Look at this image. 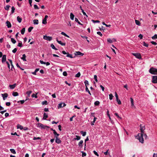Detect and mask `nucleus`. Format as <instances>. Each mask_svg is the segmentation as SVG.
Instances as JSON below:
<instances>
[{
  "label": "nucleus",
  "mask_w": 157,
  "mask_h": 157,
  "mask_svg": "<svg viewBox=\"0 0 157 157\" xmlns=\"http://www.w3.org/2000/svg\"><path fill=\"white\" fill-rule=\"evenodd\" d=\"M140 130L141 133H139L137 136H136V138L138 139L139 141L142 143H143L144 142L143 135L144 134V131L145 129L144 125L140 124Z\"/></svg>",
  "instance_id": "nucleus-1"
},
{
  "label": "nucleus",
  "mask_w": 157,
  "mask_h": 157,
  "mask_svg": "<svg viewBox=\"0 0 157 157\" xmlns=\"http://www.w3.org/2000/svg\"><path fill=\"white\" fill-rule=\"evenodd\" d=\"M149 72L153 75H157V69L151 67L149 70Z\"/></svg>",
  "instance_id": "nucleus-2"
},
{
  "label": "nucleus",
  "mask_w": 157,
  "mask_h": 157,
  "mask_svg": "<svg viewBox=\"0 0 157 157\" xmlns=\"http://www.w3.org/2000/svg\"><path fill=\"white\" fill-rule=\"evenodd\" d=\"M37 126L41 129H45L46 128H49V127L47 125H44L41 123H38L37 124Z\"/></svg>",
  "instance_id": "nucleus-3"
},
{
  "label": "nucleus",
  "mask_w": 157,
  "mask_h": 157,
  "mask_svg": "<svg viewBox=\"0 0 157 157\" xmlns=\"http://www.w3.org/2000/svg\"><path fill=\"white\" fill-rule=\"evenodd\" d=\"M132 55L135 56L137 58L140 59L141 58V55L140 53H133Z\"/></svg>",
  "instance_id": "nucleus-4"
},
{
  "label": "nucleus",
  "mask_w": 157,
  "mask_h": 157,
  "mask_svg": "<svg viewBox=\"0 0 157 157\" xmlns=\"http://www.w3.org/2000/svg\"><path fill=\"white\" fill-rule=\"evenodd\" d=\"M43 38L44 39L48 41H51L52 39V37L47 36L46 35L44 36Z\"/></svg>",
  "instance_id": "nucleus-5"
},
{
  "label": "nucleus",
  "mask_w": 157,
  "mask_h": 157,
  "mask_svg": "<svg viewBox=\"0 0 157 157\" xmlns=\"http://www.w3.org/2000/svg\"><path fill=\"white\" fill-rule=\"evenodd\" d=\"M152 82L153 83H157V76H153Z\"/></svg>",
  "instance_id": "nucleus-6"
},
{
  "label": "nucleus",
  "mask_w": 157,
  "mask_h": 157,
  "mask_svg": "<svg viewBox=\"0 0 157 157\" xmlns=\"http://www.w3.org/2000/svg\"><path fill=\"white\" fill-rule=\"evenodd\" d=\"M48 17V15H45L44 18L42 20V23L44 24H47V19Z\"/></svg>",
  "instance_id": "nucleus-7"
},
{
  "label": "nucleus",
  "mask_w": 157,
  "mask_h": 157,
  "mask_svg": "<svg viewBox=\"0 0 157 157\" xmlns=\"http://www.w3.org/2000/svg\"><path fill=\"white\" fill-rule=\"evenodd\" d=\"M75 55L76 56H83L84 55V54L81 53L80 52L78 51L76 52L75 53Z\"/></svg>",
  "instance_id": "nucleus-8"
},
{
  "label": "nucleus",
  "mask_w": 157,
  "mask_h": 157,
  "mask_svg": "<svg viewBox=\"0 0 157 157\" xmlns=\"http://www.w3.org/2000/svg\"><path fill=\"white\" fill-rule=\"evenodd\" d=\"M2 95L4 100H5L6 98H7L8 96V94L6 93L2 94Z\"/></svg>",
  "instance_id": "nucleus-9"
},
{
  "label": "nucleus",
  "mask_w": 157,
  "mask_h": 157,
  "mask_svg": "<svg viewBox=\"0 0 157 157\" xmlns=\"http://www.w3.org/2000/svg\"><path fill=\"white\" fill-rule=\"evenodd\" d=\"M6 26H7L8 28H10L11 27V25L10 22L8 21H7L6 22Z\"/></svg>",
  "instance_id": "nucleus-10"
},
{
  "label": "nucleus",
  "mask_w": 157,
  "mask_h": 157,
  "mask_svg": "<svg viewBox=\"0 0 157 157\" xmlns=\"http://www.w3.org/2000/svg\"><path fill=\"white\" fill-rule=\"evenodd\" d=\"M6 61V55H3L2 58V62L3 63Z\"/></svg>",
  "instance_id": "nucleus-11"
},
{
  "label": "nucleus",
  "mask_w": 157,
  "mask_h": 157,
  "mask_svg": "<svg viewBox=\"0 0 157 157\" xmlns=\"http://www.w3.org/2000/svg\"><path fill=\"white\" fill-rule=\"evenodd\" d=\"M56 41L59 44H61L62 46H65L66 44L65 43L62 42L61 41L58 40L57 39H56Z\"/></svg>",
  "instance_id": "nucleus-12"
},
{
  "label": "nucleus",
  "mask_w": 157,
  "mask_h": 157,
  "mask_svg": "<svg viewBox=\"0 0 157 157\" xmlns=\"http://www.w3.org/2000/svg\"><path fill=\"white\" fill-rule=\"evenodd\" d=\"M55 142L57 144H60L61 141L59 138H56Z\"/></svg>",
  "instance_id": "nucleus-13"
},
{
  "label": "nucleus",
  "mask_w": 157,
  "mask_h": 157,
  "mask_svg": "<svg viewBox=\"0 0 157 157\" xmlns=\"http://www.w3.org/2000/svg\"><path fill=\"white\" fill-rule=\"evenodd\" d=\"M16 86V84L15 83L13 85H9V87L11 89H13Z\"/></svg>",
  "instance_id": "nucleus-14"
},
{
  "label": "nucleus",
  "mask_w": 157,
  "mask_h": 157,
  "mask_svg": "<svg viewBox=\"0 0 157 157\" xmlns=\"http://www.w3.org/2000/svg\"><path fill=\"white\" fill-rule=\"evenodd\" d=\"M26 56L25 54H24L22 55V57H21V59H22L24 61H26Z\"/></svg>",
  "instance_id": "nucleus-15"
},
{
  "label": "nucleus",
  "mask_w": 157,
  "mask_h": 157,
  "mask_svg": "<svg viewBox=\"0 0 157 157\" xmlns=\"http://www.w3.org/2000/svg\"><path fill=\"white\" fill-rule=\"evenodd\" d=\"M17 20L18 22L20 23L21 22L22 20V19L19 16H17Z\"/></svg>",
  "instance_id": "nucleus-16"
},
{
  "label": "nucleus",
  "mask_w": 157,
  "mask_h": 157,
  "mask_svg": "<svg viewBox=\"0 0 157 157\" xmlns=\"http://www.w3.org/2000/svg\"><path fill=\"white\" fill-rule=\"evenodd\" d=\"M70 16L71 19L72 20H73L75 16L73 14V13H71Z\"/></svg>",
  "instance_id": "nucleus-17"
},
{
  "label": "nucleus",
  "mask_w": 157,
  "mask_h": 157,
  "mask_svg": "<svg viewBox=\"0 0 157 157\" xmlns=\"http://www.w3.org/2000/svg\"><path fill=\"white\" fill-rule=\"evenodd\" d=\"M75 21L77 22L79 25H82L83 24L81 23L78 21V19L76 18H75Z\"/></svg>",
  "instance_id": "nucleus-18"
},
{
  "label": "nucleus",
  "mask_w": 157,
  "mask_h": 157,
  "mask_svg": "<svg viewBox=\"0 0 157 157\" xmlns=\"http://www.w3.org/2000/svg\"><path fill=\"white\" fill-rule=\"evenodd\" d=\"M83 143V141L82 140H80V141L79 142L78 145L79 146H80L81 147H82V144Z\"/></svg>",
  "instance_id": "nucleus-19"
},
{
  "label": "nucleus",
  "mask_w": 157,
  "mask_h": 157,
  "mask_svg": "<svg viewBox=\"0 0 157 157\" xmlns=\"http://www.w3.org/2000/svg\"><path fill=\"white\" fill-rule=\"evenodd\" d=\"M130 99L131 102V106L132 107L133 106H134L133 100L132 98H131Z\"/></svg>",
  "instance_id": "nucleus-20"
},
{
  "label": "nucleus",
  "mask_w": 157,
  "mask_h": 157,
  "mask_svg": "<svg viewBox=\"0 0 157 157\" xmlns=\"http://www.w3.org/2000/svg\"><path fill=\"white\" fill-rule=\"evenodd\" d=\"M33 23L34 24L37 25L38 24L39 21L38 20L36 19L33 21Z\"/></svg>",
  "instance_id": "nucleus-21"
},
{
  "label": "nucleus",
  "mask_w": 157,
  "mask_h": 157,
  "mask_svg": "<svg viewBox=\"0 0 157 157\" xmlns=\"http://www.w3.org/2000/svg\"><path fill=\"white\" fill-rule=\"evenodd\" d=\"M48 117V116L45 113H44L43 114V119L45 120Z\"/></svg>",
  "instance_id": "nucleus-22"
},
{
  "label": "nucleus",
  "mask_w": 157,
  "mask_h": 157,
  "mask_svg": "<svg viewBox=\"0 0 157 157\" xmlns=\"http://www.w3.org/2000/svg\"><path fill=\"white\" fill-rule=\"evenodd\" d=\"M17 128H20L21 130H22L23 129V127L20 124H17Z\"/></svg>",
  "instance_id": "nucleus-23"
},
{
  "label": "nucleus",
  "mask_w": 157,
  "mask_h": 157,
  "mask_svg": "<svg viewBox=\"0 0 157 157\" xmlns=\"http://www.w3.org/2000/svg\"><path fill=\"white\" fill-rule=\"evenodd\" d=\"M66 56L67 57H70L71 58H73V57L72 56V55L69 54L68 52L67 53Z\"/></svg>",
  "instance_id": "nucleus-24"
},
{
  "label": "nucleus",
  "mask_w": 157,
  "mask_h": 157,
  "mask_svg": "<svg viewBox=\"0 0 157 157\" xmlns=\"http://www.w3.org/2000/svg\"><path fill=\"white\" fill-rule=\"evenodd\" d=\"M97 119V118L95 117H94V120L93 121H92L91 123V125H94V123H95V121Z\"/></svg>",
  "instance_id": "nucleus-25"
},
{
  "label": "nucleus",
  "mask_w": 157,
  "mask_h": 157,
  "mask_svg": "<svg viewBox=\"0 0 157 157\" xmlns=\"http://www.w3.org/2000/svg\"><path fill=\"white\" fill-rule=\"evenodd\" d=\"M10 7V5H7L6 7H4V9L6 10H8L9 8Z\"/></svg>",
  "instance_id": "nucleus-26"
},
{
  "label": "nucleus",
  "mask_w": 157,
  "mask_h": 157,
  "mask_svg": "<svg viewBox=\"0 0 157 157\" xmlns=\"http://www.w3.org/2000/svg\"><path fill=\"white\" fill-rule=\"evenodd\" d=\"M12 95L14 96H16L18 95V94L17 92H13Z\"/></svg>",
  "instance_id": "nucleus-27"
},
{
  "label": "nucleus",
  "mask_w": 157,
  "mask_h": 157,
  "mask_svg": "<svg viewBox=\"0 0 157 157\" xmlns=\"http://www.w3.org/2000/svg\"><path fill=\"white\" fill-rule=\"evenodd\" d=\"M11 40L13 44H15L16 42V40L13 38H11Z\"/></svg>",
  "instance_id": "nucleus-28"
},
{
  "label": "nucleus",
  "mask_w": 157,
  "mask_h": 157,
  "mask_svg": "<svg viewBox=\"0 0 157 157\" xmlns=\"http://www.w3.org/2000/svg\"><path fill=\"white\" fill-rule=\"evenodd\" d=\"M10 151L11 153L13 154H15L16 153L15 151L13 149H10Z\"/></svg>",
  "instance_id": "nucleus-29"
},
{
  "label": "nucleus",
  "mask_w": 157,
  "mask_h": 157,
  "mask_svg": "<svg viewBox=\"0 0 157 157\" xmlns=\"http://www.w3.org/2000/svg\"><path fill=\"white\" fill-rule=\"evenodd\" d=\"M25 28H24L21 30V33L22 34H24L25 33Z\"/></svg>",
  "instance_id": "nucleus-30"
},
{
  "label": "nucleus",
  "mask_w": 157,
  "mask_h": 157,
  "mask_svg": "<svg viewBox=\"0 0 157 157\" xmlns=\"http://www.w3.org/2000/svg\"><path fill=\"white\" fill-rule=\"evenodd\" d=\"M51 47L52 48L54 49L55 50H57V49L56 48L55 46L53 44H51Z\"/></svg>",
  "instance_id": "nucleus-31"
},
{
  "label": "nucleus",
  "mask_w": 157,
  "mask_h": 157,
  "mask_svg": "<svg viewBox=\"0 0 157 157\" xmlns=\"http://www.w3.org/2000/svg\"><path fill=\"white\" fill-rule=\"evenodd\" d=\"M76 138H74V139L75 140H79L80 139L81 137L80 136H76Z\"/></svg>",
  "instance_id": "nucleus-32"
},
{
  "label": "nucleus",
  "mask_w": 157,
  "mask_h": 157,
  "mask_svg": "<svg viewBox=\"0 0 157 157\" xmlns=\"http://www.w3.org/2000/svg\"><path fill=\"white\" fill-rule=\"evenodd\" d=\"M116 101L119 105H121V100L119 99L118 98H116Z\"/></svg>",
  "instance_id": "nucleus-33"
},
{
  "label": "nucleus",
  "mask_w": 157,
  "mask_h": 157,
  "mask_svg": "<svg viewBox=\"0 0 157 157\" xmlns=\"http://www.w3.org/2000/svg\"><path fill=\"white\" fill-rule=\"evenodd\" d=\"M136 24L138 25H140V21L137 20H135Z\"/></svg>",
  "instance_id": "nucleus-34"
},
{
  "label": "nucleus",
  "mask_w": 157,
  "mask_h": 157,
  "mask_svg": "<svg viewBox=\"0 0 157 157\" xmlns=\"http://www.w3.org/2000/svg\"><path fill=\"white\" fill-rule=\"evenodd\" d=\"M32 93V91L29 90L26 92V94H27L28 97H29L30 94Z\"/></svg>",
  "instance_id": "nucleus-35"
},
{
  "label": "nucleus",
  "mask_w": 157,
  "mask_h": 157,
  "mask_svg": "<svg viewBox=\"0 0 157 157\" xmlns=\"http://www.w3.org/2000/svg\"><path fill=\"white\" fill-rule=\"evenodd\" d=\"M80 133L82 134L83 136H86V132H83V131H81Z\"/></svg>",
  "instance_id": "nucleus-36"
},
{
  "label": "nucleus",
  "mask_w": 157,
  "mask_h": 157,
  "mask_svg": "<svg viewBox=\"0 0 157 157\" xmlns=\"http://www.w3.org/2000/svg\"><path fill=\"white\" fill-rule=\"evenodd\" d=\"M86 91L89 94H90V95H91V94L90 91L89 90L87 86H86Z\"/></svg>",
  "instance_id": "nucleus-37"
},
{
  "label": "nucleus",
  "mask_w": 157,
  "mask_h": 157,
  "mask_svg": "<svg viewBox=\"0 0 157 157\" xmlns=\"http://www.w3.org/2000/svg\"><path fill=\"white\" fill-rule=\"evenodd\" d=\"M107 41H108V42H109L110 43H112L113 42V40H111L110 38L107 39Z\"/></svg>",
  "instance_id": "nucleus-38"
},
{
  "label": "nucleus",
  "mask_w": 157,
  "mask_h": 157,
  "mask_svg": "<svg viewBox=\"0 0 157 157\" xmlns=\"http://www.w3.org/2000/svg\"><path fill=\"white\" fill-rule=\"evenodd\" d=\"M100 102L98 101H96L95 102L94 104L95 105H99Z\"/></svg>",
  "instance_id": "nucleus-39"
},
{
  "label": "nucleus",
  "mask_w": 157,
  "mask_h": 157,
  "mask_svg": "<svg viewBox=\"0 0 157 157\" xmlns=\"http://www.w3.org/2000/svg\"><path fill=\"white\" fill-rule=\"evenodd\" d=\"M63 107V104L61 103L58 105V109H59V108H62Z\"/></svg>",
  "instance_id": "nucleus-40"
},
{
  "label": "nucleus",
  "mask_w": 157,
  "mask_h": 157,
  "mask_svg": "<svg viewBox=\"0 0 157 157\" xmlns=\"http://www.w3.org/2000/svg\"><path fill=\"white\" fill-rule=\"evenodd\" d=\"M109 98L110 100H111L113 99V94H110L109 95Z\"/></svg>",
  "instance_id": "nucleus-41"
},
{
  "label": "nucleus",
  "mask_w": 157,
  "mask_h": 157,
  "mask_svg": "<svg viewBox=\"0 0 157 157\" xmlns=\"http://www.w3.org/2000/svg\"><path fill=\"white\" fill-rule=\"evenodd\" d=\"M61 34L64 36H65L67 37L68 38L69 37V36H68L67 34H66V33H65L63 32H62L61 33Z\"/></svg>",
  "instance_id": "nucleus-42"
},
{
  "label": "nucleus",
  "mask_w": 157,
  "mask_h": 157,
  "mask_svg": "<svg viewBox=\"0 0 157 157\" xmlns=\"http://www.w3.org/2000/svg\"><path fill=\"white\" fill-rule=\"evenodd\" d=\"M15 8L13 6H12L11 8V13H13L14 12Z\"/></svg>",
  "instance_id": "nucleus-43"
},
{
  "label": "nucleus",
  "mask_w": 157,
  "mask_h": 157,
  "mask_svg": "<svg viewBox=\"0 0 157 157\" xmlns=\"http://www.w3.org/2000/svg\"><path fill=\"white\" fill-rule=\"evenodd\" d=\"M102 24L103 25H105V26L107 27H110L111 26V25H108L105 23L104 22H102Z\"/></svg>",
  "instance_id": "nucleus-44"
},
{
  "label": "nucleus",
  "mask_w": 157,
  "mask_h": 157,
  "mask_svg": "<svg viewBox=\"0 0 157 157\" xmlns=\"http://www.w3.org/2000/svg\"><path fill=\"white\" fill-rule=\"evenodd\" d=\"M33 27H29L28 29V32H30L31 31L32 29H33Z\"/></svg>",
  "instance_id": "nucleus-45"
},
{
  "label": "nucleus",
  "mask_w": 157,
  "mask_h": 157,
  "mask_svg": "<svg viewBox=\"0 0 157 157\" xmlns=\"http://www.w3.org/2000/svg\"><path fill=\"white\" fill-rule=\"evenodd\" d=\"M27 100V99H26L25 101H26ZM25 101L24 100H21L20 101H17V102L19 103V102H20L21 104H23L24 103Z\"/></svg>",
  "instance_id": "nucleus-46"
},
{
  "label": "nucleus",
  "mask_w": 157,
  "mask_h": 157,
  "mask_svg": "<svg viewBox=\"0 0 157 157\" xmlns=\"http://www.w3.org/2000/svg\"><path fill=\"white\" fill-rule=\"evenodd\" d=\"M80 73L79 72H78L77 74L75 76L76 77H79L80 76Z\"/></svg>",
  "instance_id": "nucleus-47"
},
{
  "label": "nucleus",
  "mask_w": 157,
  "mask_h": 157,
  "mask_svg": "<svg viewBox=\"0 0 157 157\" xmlns=\"http://www.w3.org/2000/svg\"><path fill=\"white\" fill-rule=\"evenodd\" d=\"M94 78L96 82H98V80H97V76L96 75H94Z\"/></svg>",
  "instance_id": "nucleus-48"
},
{
  "label": "nucleus",
  "mask_w": 157,
  "mask_h": 157,
  "mask_svg": "<svg viewBox=\"0 0 157 157\" xmlns=\"http://www.w3.org/2000/svg\"><path fill=\"white\" fill-rule=\"evenodd\" d=\"M152 38L153 39H157V35L155 34L152 37Z\"/></svg>",
  "instance_id": "nucleus-49"
},
{
  "label": "nucleus",
  "mask_w": 157,
  "mask_h": 157,
  "mask_svg": "<svg viewBox=\"0 0 157 157\" xmlns=\"http://www.w3.org/2000/svg\"><path fill=\"white\" fill-rule=\"evenodd\" d=\"M84 83L85 84V85L86 87V86H87V85H89V82H88V81L86 80L84 81Z\"/></svg>",
  "instance_id": "nucleus-50"
},
{
  "label": "nucleus",
  "mask_w": 157,
  "mask_h": 157,
  "mask_svg": "<svg viewBox=\"0 0 157 157\" xmlns=\"http://www.w3.org/2000/svg\"><path fill=\"white\" fill-rule=\"evenodd\" d=\"M143 45L146 47H148V44L146 43L144 41L143 42Z\"/></svg>",
  "instance_id": "nucleus-51"
},
{
  "label": "nucleus",
  "mask_w": 157,
  "mask_h": 157,
  "mask_svg": "<svg viewBox=\"0 0 157 157\" xmlns=\"http://www.w3.org/2000/svg\"><path fill=\"white\" fill-rule=\"evenodd\" d=\"M92 21L94 23H99L100 22V21L99 20H92Z\"/></svg>",
  "instance_id": "nucleus-52"
},
{
  "label": "nucleus",
  "mask_w": 157,
  "mask_h": 157,
  "mask_svg": "<svg viewBox=\"0 0 157 157\" xmlns=\"http://www.w3.org/2000/svg\"><path fill=\"white\" fill-rule=\"evenodd\" d=\"M17 46L19 47H22V44L21 42H20L18 43Z\"/></svg>",
  "instance_id": "nucleus-53"
},
{
  "label": "nucleus",
  "mask_w": 157,
  "mask_h": 157,
  "mask_svg": "<svg viewBox=\"0 0 157 157\" xmlns=\"http://www.w3.org/2000/svg\"><path fill=\"white\" fill-rule=\"evenodd\" d=\"M34 9H39V8L37 6L36 4H35L34 5Z\"/></svg>",
  "instance_id": "nucleus-54"
},
{
  "label": "nucleus",
  "mask_w": 157,
  "mask_h": 157,
  "mask_svg": "<svg viewBox=\"0 0 157 157\" xmlns=\"http://www.w3.org/2000/svg\"><path fill=\"white\" fill-rule=\"evenodd\" d=\"M42 104L43 105H47L48 104V102L47 101H45L42 102Z\"/></svg>",
  "instance_id": "nucleus-55"
},
{
  "label": "nucleus",
  "mask_w": 157,
  "mask_h": 157,
  "mask_svg": "<svg viewBox=\"0 0 157 157\" xmlns=\"http://www.w3.org/2000/svg\"><path fill=\"white\" fill-rule=\"evenodd\" d=\"M41 139V138L40 137H34L33 138V140H40Z\"/></svg>",
  "instance_id": "nucleus-56"
},
{
  "label": "nucleus",
  "mask_w": 157,
  "mask_h": 157,
  "mask_svg": "<svg viewBox=\"0 0 157 157\" xmlns=\"http://www.w3.org/2000/svg\"><path fill=\"white\" fill-rule=\"evenodd\" d=\"M63 75L65 76H66L67 75V72L65 71H64L63 72Z\"/></svg>",
  "instance_id": "nucleus-57"
},
{
  "label": "nucleus",
  "mask_w": 157,
  "mask_h": 157,
  "mask_svg": "<svg viewBox=\"0 0 157 157\" xmlns=\"http://www.w3.org/2000/svg\"><path fill=\"white\" fill-rule=\"evenodd\" d=\"M17 48H15L14 49H13V50H12V52L13 53H15L16 52H17Z\"/></svg>",
  "instance_id": "nucleus-58"
},
{
  "label": "nucleus",
  "mask_w": 157,
  "mask_h": 157,
  "mask_svg": "<svg viewBox=\"0 0 157 157\" xmlns=\"http://www.w3.org/2000/svg\"><path fill=\"white\" fill-rule=\"evenodd\" d=\"M93 152L95 155L97 156H99V155H98V154L97 153V152L95 151H94Z\"/></svg>",
  "instance_id": "nucleus-59"
},
{
  "label": "nucleus",
  "mask_w": 157,
  "mask_h": 157,
  "mask_svg": "<svg viewBox=\"0 0 157 157\" xmlns=\"http://www.w3.org/2000/svg\"><path fill=\"white\" fill-rule=\"evenodd\" d=\"M82 13L84 15L86 16V17H88L87 15L86 14V13L85 12H84V10H82Z\"/></svg>",
  "instance_id": "nucleus-60"
},
{
  "label": "nucleus",
  "mask_w": 157,
  "mask_h": 157,
  "mask_svg": "<svg viewBox=\"0 0 157 157\" xmlns=\"http://www.w3.org/2000/svg\"><path fill=\"white\" fill-rule=\"evenodd\" d=\"M97 34L100 36H102V34L100 31L98 32H97Z\"/></svg>",
  "instance_id": "nucleus-61"
},
{
  "label": "nucleus",
  "mask_w": 157,
  "mask_h": 157,
  "mask_svg": "<svg viewBox=\"0 0 157 157\" xmlns=\"http://www.w3.org/2000/svg\"><path fill=\"white\" fill-rule=\"evenodd\" d=\"M151 42L152 44L155 45H156L157 44V43L154 41H151Z\"/></svg>",
  "instance_id": "nucleus-62"
},
{
  "label": "nucleus",
  "mask_w": 157,
  "mask_h": 157,
  "mask_svg": "<svg viewBox=\"0 0 157 157\" xmlns=\"http://www.w3.org/2000/svg\"><path fill=\"white\" fill-rule=\"evenodd\" d=\"M82 156L83 157H84V156H86V153L84 152H82Z\"/></svg>",
  "instance_id": "nucleus-63"
},
{
  "label": "nucleus",
  "mask_w": 157,
  "mask_h": 157,
  "mask_svg": "<svg viewBox=\"0 0 157 157\" xmlns=\"http://www.w3.org/2000/svg\"><path fill=\"white\" fill-rule=\"evenodd\" d=\"M6 105L7 106H10L11 103L10 102H7L6 103Z\"/></svg>",
  "instance_id": "nucleus-64"
}]
</instances>
